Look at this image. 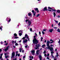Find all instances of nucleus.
Returning a JSON list of instances; mask_svg holds the SVG:
<instances>
[{"instance_id": "1", "label": "nucleus", "mask_w": 60, "mask_h": 60, "mask_svg": "<svg viewBox=\"0 0 60 60\" xmlns=\"http://www.w3.org/2000/svg\"><path fill=\"white\" fill-rule=\"evenodd\" d=\"M25 37H23L22 38V40H23V43L24 44H25V43H27V41H28V40L26 39L25 40V38H26V39H28V41H29L30 40H29V37L28 36L27 34H25Z\"/></svg>"}, {"instance_id": "2", "label": "nucleus", "mask_w": 60, "mask_h": 60, "mask_svg": "<svg viewBox=\"0 0 60 60\" xmlns=\"http://www.w3.org/2000/svg\"><path fill=\"white\" fill-rule=\"evenodd\" d=\"M50 42L48 40H47L46 44H47V48H46V49H50V51H53V47H51L49 46V43H50Z\"/></svg>"}, {"instance_id": "3", "label": "nucleus", "mask_w": 60, "mask_h": 60, "mask_svg": "<svg viewBox=\"0 0 60 60\" xmlns=\"http://www.w3.org/2000/svg\"><path fill=\"white\" fill-rule=\"evenodd\" d=\"M36 36H34V39L33 40V43H35V44H36L38 43V41L37 40L36 38H35Z\"/></svg>"}, {"instance_id": "4", "label": "nucleus", "mask_w": 60, "mask_h": 60, "mask_svg": "<svg viewBox=\"0 0 60 60\" xmlns=\"http://www.w3.org/2000/svg\"><path fill=\"white\" fill-rule=\"evenodd\" d=\"M26 23H27V24L28 26H30V25L31 24L32 21L30 20L27 19L26 20Z\"/></svg>"}, {"instance_id": "5", "label": "nucleus", "mask_w": 60, "mask_h": 60, "mask_svg": "<svg viewBox=\"0 0 60 60\" xmlns=\"http://www.w3.org/2000/svg\"><path fill=\"white\" fill-rule=\"evenodd\" d=\"M23 32V31L22 30H19V35L20 36L22 35V33Z\"/></svg>"}, {"instance_id": "6", "label": "nucleus", "mask_w": 60, "mask_h": 60, "mask_svg": "<svg viewBox=\"0 0 60 60\" xmlns=\"http://www.w3.org/2000/svg\"><path fill=\"white\" fill-rule=\"evenodd\" d=\"M15 52H12V55H11V58H12V57H14V56H15Z\"/></svg>"}, {"instance_id": "7", "label": "nucleus", "mask_w": 60, "mask_h": 60, "mask_svg": "<svg viewBox=\"0 0 60 60\" xmlns=\"http://www.w3.org/2000/svg\"><path fill=\"white\" fill-rule=\"evenodd\" d=\"M31 53H32V54L33 55H34V53H35V50H33L31 51Z\"/></svg>"}, {"instance_id": "8", "label": "nucleus", "mask_w": 60, "mask_h": 60, "mask_svg": "<svg viewBox=\"0 0 60 60\" xmlns=\"http://www.w3.org/2000/svg\"><path fill=\"white\" fill-rule=\"evenodd\" d=\"M9 46H8L6 48L4 49V50L5 51H7L9 49Z\"/></svg>"}, {"instance_id": "9", "label": "nucleus", "mask_w": 60, "mask_h": 60, "mask_svg": "<svg viewBox=\"0 0 60 60\" xmlns=\"http://www.w3.org/2000/svg\"><path fill=\"white\" fill-rule=\"evenodd\" d=\"M6 21H8V20H8V22H10V21H11V19L9 17H7V18H6Z\"/></svg>"}, {"instance_id": "10", "label": "nucleus", "mask_w": 60, "mask_h": 60, "mask_svg": "<svg viewBox=\"0 0 60 60\" xmlns=\"http://www.w3.org/2000/svg\"><path fill=\"white\" fill-rule=\"evenodd\" d=\"M32 12L33 13L34 16L36 14V12H34V11L33 10L32 11Z\"/></svg>"}, {"instance_id": "11", "label": "nucleus", "mask_w": 60, "mask_h": 60, "mask_svg": "<svg viewBox=\"0 0 60 60\" xmlns=\"http://www.w3.org/2000/svg\"><path fill=\"white\" fill-rule=\"evenodd\" d=\"M34 9L36 11H37V12H39V11L38 10V8H34Z\"/></svg>"}, {"instance_id": "12", "label": "nucleus", "mask_w": 60, "mask_h": 60, "mask_svg": "<svg viewBox=\"0 0 60 60\" xmlns=\"http://www.w3.org/2000/svg\"><path fill=\"white\" fill-rule=\"evenodd\" d=\"M39 57L40 60H42V56L41 55H39Z\"/></svg>"}, {"instance_id": "13", "label": "nucleus", "mask_w": 60, "mask_h": 60, "mask_svg": "<svg viewBox=\"0 0 60 60\" xmlns=\"http://www.w3.org/2000/svg\"><path fill=\"white\" fill-rule=\"evenodd\" d=\"M36 47H37V48H38L39 47H40V44H39L38 45H36Z\"/></svg>"}, {"instance_id": "14", "label": "nucleus", "mask_w": 60, "mask_h": 60, "mask_svg": "<svg viewBox=\"0 0 60 60\" xmlns=\"http://www.w3.org/2000/svg\"><path fill=\"white\" fill-rule=\"evenodd\" d=\"M47 7H45L44 8V9L43 11H48V10L47 9Z\"/></svg>"}, {"instance_id": "15", "label": "nucleus", "mask_w": 60, "mask_h": 60, "mask_svg": "<svg viewBox=\"0 0 60 60\" xmlns=\"http://www.w3.org/2000/svg\"><path fill=\"white\" fill-rule=\"evenodd\" d=\"M19 50L20 52H21V51H22V50H23V48H20L19 49Z\"/></svg>"}, {"instance_id": "16", "label": "nucleus", "mask_w": 60, "mask_h": 60, "mask_svg": "<svg viewBox=\"0 0 60 60\" xmlns=\"http://www.w3.org/2000/svg\"><path fill=\"white\" fill-rule=\"evenodd\" d=\"M53 29H51L49 30V31L50 33H52V31H53Z\"/></svg>"}, {"instance_id": "17", "label": "nucleus", "mask_w": 60, "mask_h": 60, "mask_svg": "<svg viewBox=\"0 0 60 60\" xmlns=\"http://www.w3.org/2000/svg\"><path fill=\"white\" fill-rule=\"evenodd\" d=\"M40 51L39 50H37L36 51V53L37 54H39V52Z\"/></svg>"}, {"instance_id": "18", "label": "nucleus", "mask_w": 60, "mask_h": 60, "mask_svg": "<svg viewBox=\"0 0 60 60\" xmlns=\"http://www.w3.org/2000/svg\"><path fill=\"white\" fill-rule=\"evenodd\" d=\"M31 12H30L28 13V16H31Z\"/></svg>"}, {"instance_id": "19", "label": "nucleus", "mask_w": 60, "mask_h": 60, "mask_svg": "<svg viewBox=\"0 0 60 60\" xmlns=\"http://www.w3.org/2000/svg\"><path fill=\"white\" fill-rule=\"evenodd\" d=\"M57 12L58 13H59L60 12V10H57Z\"/></svg>"}, {"instance_id": "20", "label": "nucleus", "mask_w": 60, "mask_h": 60, "mask_svg": "<svg viewBox=\"0 0 60 60\" xmlns=\"http://www.w3.org/2000/svg\"><path fill=\"white\" fill-rule=\"evenodd\" d=\"M14 36L16 37L17 36V35L16 33L14 34Z\"/></svg>"}, {"instance_id": "21", "label": "nucleus", "mask_w": 60, "mask_h": 60, "mask_svg": "<svg viewBox=\"0 0 60 60\" xmlns=\"http://www.w3.org/2000/svg\"><path fill=\"white\" fill-rule=\"evenodd\" d=\"M52 11H56V9H52Z\"/></svg>"}, {"instance_id": "22", "label": "nucleus", "mask_w": 60, "mask_h": 60, "mask_svg": "<svg viewBox=\"0 0 60 60\" xmlns=\"http://www.w3.org/2000/svg\"><path fill=\"white\" fill-rule=\"evenodd\" d=\"M53 15H54V17H55V16H56V13L54 12H53Z\"/></svg>"}, {"instance_id": "23", "label": "nucleus", "mask_w": 60, "mask_h": 60, "mask_svg": "<svg viewBox=\"0 0 60 60\" xmlns=\"http://www.w3.org/2000/svg\"><path fill=\"white\" fill-rule=\"evenodd\" d=\"M54 21L56 23V24H58V21H57L56 20H55Z\"/></svg>"}, {"instance_id": "24", "label": "nucleus", "mask_w": 60, "mask_h": 60, "mask_svg": "<svg viewBox=\"0 0 60 60\" xmlns=\"http://www.w3.org/2000/svg\"><path fill=\"white\" fill-rule=\"evenodd\" d=\"M5 56V58L6 59H7V58L9 57V56Z\"/></svg>"}, {"instance_id": "25", "label": "nucleus", "mask_w": 60, "mask_h": 60, "mask_svg": "<svg viewBox=\"0 0 60 60\" xmlns=\"http://www.w3.org/2000/svg\"><path fill=\"white\" fill-rule=\"evenodd\" d=\"M52 51H52V52H51V55H53V53H54V52H53Z\"/></svg>"}, {"instance_id": "26", "label": "nucleus", "mask_w": 60, "mask_h": 60, "mask_svg": "<svg viewBox=\"0 0 60 60\" xmlns=\"http://www.w3.org/2000/svg\"><path fill=\"white\" fill-rule=\"evenodd\" d=\"M57 31H58V32H60V29H57Z\"/></svg>"}, {"instance_id": "27", "label": "nucleus", "mask_w": 60, "mask_h": 60, "mask_svg": "<svg viewBox=\"0 0 60 60\" xmlns=\"http://www.w3.org/2000/svg\"><path fill=\"white\" fill-rule=\"evenodd\" d=\"M40 15V14H38L37 15V16H36V17H39V16Z\"/></svg>"}, {"instance_id": "28", "label": "nucleus", "mask_w": 60, "mask_h": 60, "mask_svg": "<svg viewBox=\"0 0 60 60\" xmlns=\"http://www.w3.org/2000/svg\"><path fill=\"white\" fill-rule=\"evenodd\" d=\"M42 32L43 34H45V33H44V31H42Z\"/></svg>"}, {"instance_id": "29", "label": "nucleus", "mask_w": 60, "mask_h": 60, "mask_svg": "<svg viewBox=\"0 0 60 60\" xmlns=\"http://www.w3.org/2000/svg\"><path fill=\"white\" fill-rule=\"evenodd\" d=\"M48 9H51V10H52V8L49 7H48Z\"/></svg>"}, {"instance_id": "30", "label": "nucleus", "mask_w": 60, "mask_h": 60, "mask_svg": "<svg viewBox=\"0 0 60 60\" xmlns=\"http://www.w3.org/2000/svg\"><path fill=\"white\" fill-rule=\"evenodd\" d=\"M19 37H15V39H17V38H19Z\"/></svg>"}, {"instance_id": "31", "label": "nucleus", "mask_w": 60, "mask_h": 60, "mask_svg": "<svg viewBox=\"0 0 60 60\" xmlns=\"http://www.w3.org/2000/svg\"><path fill=\"white\" fill-rule=\"evenodd\" d=\"M47 29H43V31H46V30H47Z\"/></svg>"}, {"instance_id": "32", "label": "nucleus", "mask_w": 60, "mask_h": 60, "mask_svg": "<svg viewBox=\"0 0 60 60\" xmlns=\"http://www.w3.org/2000/svg\"><path fill=\"white\" fill-rule=\"evenodd\" d=\"M45 45H43L42 46V47H44V46H45Z\"/></svg>"}, {"instance_id": "33", "label": "nucleus", "mask_w": 60, "mask_h": 60, "mask_svg": "<svg viewBox=\"0 0 60 60\" xmlns=\"http://www.w3.org/2000/svg\"><path fill=\"white\" fill-rule=\"evenodd\" d=\"M15 45L16 46H18V43H15Z\"/></svg>"}, {"instance_id": "34", "label": "nucleus", "mask_w": 60, "mask_h": 60, "mask_svg": "<svg viewBox=\"0 0 60 60\" xmlns=\"http://www.w3.org/2000/svg\"><path fill=\"white\" fill-rule=\"evenodd\" d=\"M30 31L31 32V31H32V28H30Z\"/></svg>"}, {"instance_id": "35", "label": "nucleus", "mask_w": 60, "mask_h": 60, "mask_svg": "<svg viewBox=\"0 0 60 60\" xmlns=\"http://www.w3.org/2000/svg\"><path fill=\"white\" fill-rule=\"evenodd\" d=\"M58 25L59 26H60V22L58 24Z\"/></svg>"}, {"instance_id": "36", "label": "nucleus", "mask_w": 60, "mask_h": 60, "mask_svg": "<svg viewBox=\"0 0 60 60\" xmlns=\"http://www.w3.org/2000/svg\"><path fill=\"white\" fill-rule=\"evenodd\" d=\"M51 56H52V57L53 58H54V56H53V55H51Z\"/></svg>"}, {"instance_id": "37", "label": "nucleus", "mask_w": 60, "mask_h": 60, "mask_svg": "<svg viewBox=\"0 0 60 60\" xmlns=\"http://www.w3.org/2000/svg\"><path fill=\"white\" fill-rule=\"evenodd\" d=\"M50 41H52L53 42V41L52 40V39H51L50 40Z\"/></svg>"}, {"instance_id": "38", "label": "nucleus", "mask_w": 60, "mask_h": 60, "mask_svg": "<svg viewBox=\"0 0 60 60\" xmlns=\"http://www.w3.org/2000/svg\"><path fill=\"white\" fill-rule=\"evenodd\" d=\"M24 50H22V53H24Z\"/></svg>"}, {"instance_id": "39", "label": "nucleus", "mask_w": 60, "mask_h": 60, "mask_svg": "<svg viewBox=\"0 0 60 60\" xmlns=\"http://www.w3.org/2000/svg\"><path fill=\"white\" fill-rule=\"evenodd\" d=\"M25 47L26 48H27V45H26V46H25Z\"/></svg>"}, {"instance_id": "40", "label": "nucleus", "mask_w": 60, "mask_h": 60, "mask_svg": "<svg viewBox=\"0 0 60 60\" xmlns=\"http://www.w3.org/2000/svg\"><path fill=\"white\" fill-rule=\"evenodd\" d=\"M20 56V54H18V56Z\"/></svg>"}, {"instance_id": "41", "label": "nucleus", "mask_w": 60, "mask_h": 60, "mask_svg": "<svg viewBox=\"0 0 60 60\" xmlns=\"http://www.w3.org/2000/svg\"><path fill=\"white\" fill-rule=\"evenodd\" d=\"M18 53H16V56H18Z\"/></svg>"}, {"instance_id": "42", "label": "nucleus", "mask_w": 60, "mask_h": 60, "mask_svg": "<svg viewBox=\"0 0 60 60\" xmlns=\"http://www.w3.org/2000/svg\"><path fill=\"white\" fill-rule=\"evenodd\" d=\"M49 53L47 55V56H49Z\"/></svg>"}, {"instance_id": "43", "label": "nucleus", "mask_w": 60, "mask_h": 60, "mask_svg": "<svg viewBox=\"0 0 60 60\" xmlns=\"http://www.w3.org/2000/svg\"><path fill=\"white\" fill-rule=\"evenodd\" d=\"M44 54H45V53H46V51H45L44 52Z\"/></svg>"}, {"instance_id": "44", "label": "nucleus", "mask_w": 60, "mask_h": 60, "mask_svg": "<svg viewBox=\"0 0 60 60\" xmlns=\"http://www.w3.org/2000/svg\"><path fill=\"white\" fill-rule=\"evenodd\" d=\"M3 43H4L3 42L1 41V44H3Z\"/></svg>"}, {"instance_id": "45", "label": "nucleus", "mask_w": 60, "mask_h": 60, "mask_svg": "<svg viewBox=\"0 0 60 60\" xmlns=\"http://www.w3.org/2000/svg\"><path fill=\"white\" fill-rule=\"evenodd\" d=\"M38 48L37 47V48H35V49H38Z\"/></svg>"}, {"instance_id": "46", "label": "nucleus", "mask_w": 60, "mask_h": 60, "mask_svg": "<svg viewBox=\"0 0 60 60\" xmlns=\"http://www.w3.org/2000/svg\"><path fill=\"white\" fill-rule=\"evenodd\" d=\"M50 46L51 47H53V45H50Z\"/></svg>"}, {"instance_id": "47", "label": "nucleus", "mask_w": 60, "mask_h": 60, "mask_svg": "<svg viewBox=\"0 0 60 60\" xmlns=\"http://www.w3.org/2000/svg\"><path fill=\"white\" fill-rule=\"evenodd\" d=\"M59 56V55L58 54H57L56 55V57H57V56Z\"/></svg>"}, {"instance_id": "48", "label": "nucleus", "mask_w": 60, "mask_h": 60, "mask_svg": "<svg viewBox=\"0 0 60 60\" xmlns=\"http://www.w3.org/2000/svg\"><path fill=\"white\" fill-rule=\"evenodd\" d=\"M25 57H26V56H24L23 57V58H25Z\"/></svg>"}, {"instance_id": "49", "label": "nucleus", "mask_w": 60, "mask_h": 60, "mask_svg": "<svg viewBox=\"0 0 60 60\" xmlns=\"http://www.w3.org/2000/svg\"><path fill=\"white\" fill-rule=\"evenodd\" d=\"M35 35L36 36H37V34H36V33H35Z\"/></svg>"}, {"instance_id": "50", "label": "nucleus", "mask_w": 60, "mask_h": 60, "mask_svg": "<svg viewBox=\"0 0 60 60\" xmlns=\"http://www.w3.org/2000/svg\"><path fill=\"white\" fill-rule=\"evenodd\" d=\"M7 53H4V55H5V56H6V55H7Z\"/></svg>"}, {"instance_id": "51", "label": "nucleus", "mask_w": 60, "mask_h": 60, "mask_svg": "<svg viewBox=\"0 0 60 60\" xmlns=\"http://www.w3.org/2000/svg\"><path fill=\"white\" fill-rule=\"evenodd\" d=\"M3 53H2L1 54V55H0V56H3Z\"/></svg>"}, {"instance_id": "52", "label": "nucleus", "mask_w": 60, "mask_h": 60, "mask_svg": "<svg viewBox=\"0 0 60 60\" xmlns=\"http://www.w3.org/2000/svg\"><path fill=\"white\" fill-rule=\"evenodd\" d=\"M54 28V29H56L57 28V27H55Z\"/></svg>"}, {"instance_id": "53", "label": "nucleus", "mask_w": 60, "mask_h": 60, "mask_svg": "<svg viewBox=\"0 0 60 60\" xmlns=\"http://www.w3.org/2000/svg\"><path fill=\"white\" fill-rule=\"evenodd\" d=\"M16 59H17V58H16L15 59H13V60H16Z\"/></svg>"}, {"instance_id": "54", "label": "nucleus", "mask_w": 60, "mask_h": 60, "mask_svg": "<svg viewBox=\"0 0 60 60\" xmlns=\"http://www.w3.org/2000/svg\"><path fill=\"white\" fill-rule=\"evenodd\" d=\"M2 58V56H0V59H1Z\"/></svg>"}, {"instance_id": "55", "label": "nucleus", "mask_w": 60, "mask_h": 60, "mask_svg": "<svg viewBox=\"0 0 60 60\" xmlns=\"http://www.w3.org/2000/svg\"><path fill=\"white\" fill-rule=\"evenodd\" d=\"M47 58L48 59V60L49 59V57H47Z\"/></svg>"}, {"instance_id": "56", "label": "nucleus", "mask_w": 60, "mask_h": 60, "mask_svg": "<svg viewBox=\"0 0 60 60\" xmlns=\"http://www.w3.org/2000/svg\"><path fill=\"white\" fill-rule=\"evenodd\" d=\"M58 43H60V39L59 40V41L58 42Z\"/></svg>"}, {"instance_id": "57", "label": "nucleus", "mask_w": 60, "mask_h": 60, "mask_svg": "<svg viewBox=\"0 0 60 60\" xmlns=\"http://www.w3.org/2000/svg\"><path fill=\"white\" fill-rule=\"evenodd\" d=\"M53 42L52 41V42H50V44H51L52 43H53Z\"/></svg>"}, {"instance_id": "58", "label": "nucleus", "mask_w": 60, "mask_h": 60, "mask_svg": "<svg viewBox=\"0 0 60 60\" xmlns=\"http://www.w3.org/2000/svg\"><path fill=\"white\" fill-rule=\"evenodd\" d=\"M14 41H12V43H14Z\"/></svg>"}, {"instance_id": "59", "label": "nucleus", "mask_w": 60, "mask_h": 60, "mask_svg": "<svg viewBox=\"0 0 60 60\" xmlns=\"http://www.w3.org/2000/svg\"><path fill=\"white\" fill-rule=\"evenodd\" d=\"M48 11H51V10H48Z\"/></svg>"}, {"instance_id": "60", "label": "nucleus", "mask_w": 60, "mask_h": 60, "mask_svg": "<svg viewBox=\"0 0 60 60\" xmlns=\"http://www.w3.org/2000/svg\"><path fill=\"white\" fill-rule=\"evenodd\" d=\"M39 34H41V33L40 32H39Z\"/></svg>"}, {"instance_id": "61", "label": "nucleus", "mask_w": 60, "mask_h": 60, "mask_svg": "<svg viewBox=\"0 0 60 60\" xmlns=\"http://www.w3.org/2000/svg\"><path fill=\"white\" fill-rule=\"evenodd\" d=\"M46 41H46V40H45V41L44 42L45 43V42H46Z\"/></svg>"}, {"instance_id": "62", "label": "nucleus", "mask_w": 60, "mask_h": 60, "mask_svg": "<svg viewBox=\"0 0 60 60\" xmlns=\"http://www.w3.org/2000/svg\"><path fill=\"white\" fill-rule=\"evenodd\" d=\"M2 49H0V52H1L2 51Z\"/></svg>"}, {"instance_id": "63", "label": "nucleus", "mask_w": 60, "mask_h": 60, "mask_svg": "<svg viewBox=\"0 0 60 60\" xmlns=\"http://www.w3.org/2000/svg\"><path fill=\"white\" fill-rule=\"evenodd\" d=\"M54 60H56V59L54 58Z\"/></svg>"}, {"instance_id": "64", "label": "nucleus", "mask_w": 60, "mask_h": 60, "mask_svg": "<svg viewBox=\"0 0 60 60\" xmlns=\"http://www.w3.org/2000/svg\"><path fill=\"white\" fill-rule=\"evenodd\" d=\"M58 18H60V16H59V15H58Z\"/></svg>"}]
</instances>
